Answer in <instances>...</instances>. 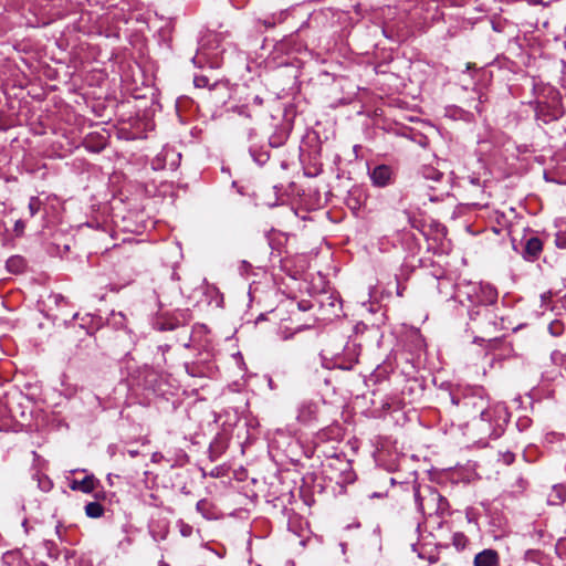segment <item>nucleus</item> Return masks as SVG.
I'll list each match as a JSON object with an SVG mask.
<instances>
[{
    "instance_id": "26",
    "label": "nucleus",
    "mask_w": 566,
    "mask_h": 566,
    "mask_svg": "<svg viewBox=\"0 0 566 566\" xmlns=\"http://www.w3.org/2000/svg\"><path fill=\"white\" fill-rule=\"evenodd\" d=\"M241 115L249 116V114L245 113V107H241L240 112Z\"/></svg>"
},
{
    "instance_id": "9",
    "label": "nucleus",
    "mask_w": 566,
    "mask_h": 566,
    "mask_svg": "<svg viewBox=\"0 0 566 566\" xmlns=\"http://www.w3.org/2000/svg\"><path fill=\"white\" fill-rule=\"evenodd\" d=\"M6 266L10 273L18 274L24 270L25 261L20 255H13L7 260Z\"/></svg>"
},
{
    "instance_id": "22",
    "label": "nucleus",
    "mask_w": 566,
    "mask_h": 566,
    "mask_svg": "<svg viewBox=\"0 0 566 566\" xmlns=\"http://www.w3.org/2000/svg\"><path fill=\"white\" fill-rule=\"evenodd\" d=\"M127 453L129 454L130 458H136L139 454V451L132 449V450H127Z\"/></svg>"
},
{
    "instance_id": "14",
    "label": "nucleus",
    "mask_w": 566,
    "mask_h": 566,
    "mask_svg": "<svg viewBox=\"0 0 566 566\" xmlns=\"http://www.w3.org/2000/svg\"><path fill=\"white\" fill-rule=\"evenodd\" d=\"M41 206H42V202L38 197H31V199L29 201L30 216L34 217L39 212Z\"/></svg>"
},
{
    "instance_id": "6",
    "label": "nucleus",
    "mask_w": 566,
    "mask_h": 566,
    "mask_svg": "<svg viewBox=\"0 0 566 566\" xmlns=\"http://www.w3.org/2000/svg\"><path fill=\"white\" fill-rule=\"evenodd\" d=\"M98 484L99 481L93 474H88L82 480H72L69 486L72 491H81L88 494L92 493Z\"/></svg>"
},
{
    "instance_id": "3",
    "label": "nucleus",
    "mask_w": 566,
    "mask_h": 566,
    "mask_svg": "<svg viewBox=\"0 0 566 566\" xmlns=\"http://www.w3.org/2000/svg\"><path fill=\"white\" fill-rule=\"evenodd\" d=\"M470 321L478 322V328L482 332H488L489 328H495L494 317L495 315L488 307L472 308L469 312Z\"/></svg>"
},
{
    "instance_id": "5",
    "label": "nucleus",
    "mask_w": 566,
    "mask_h": 566,
    "mask_svg": "<svg viewBox=\"0 0 566 566\" xmlns=\"http://www.w3.org/2000/svg\"><path fill=\"white\" fill-rule=\"evenodd\" d=\"M543 251V242L537 237H531L525 240L522 256L528 262L536 261Z\"/></svg>"
},
{
    "instance_id": "1",
    "label": "nucleus",
    "mask_w": 566,
    "mask_h": 566,
    "mask_svg": "<svg viewBox=\"0 0 566 566\" xmlns=\"http://www.w3.org/2000/svg\"><path fill=\"white\" fill-rule=\"evenodd\" d=\"M451 402L461 410L468 424L481 437L499 438L510 413L500 402H491L482 387L467 388L460 395L451 394Z\"/></svg>"
},
{
    "instance_id": "17",
    "label": "nucleus",
    "mask_w": 566,
    "mask_h": 566,
    "mask_svg": "<svg viewBox=\"0 0 566 566\" xmlns=\"http://www.w3.org/2000/svg\"><path fill=\"white\" fill-rule=\"evenodd\" d=\"M193 84L196 87H207L209 85V78L203 75L195 76Z\"/></svg>"
},
{
    "instance_id": "24",
    "label": "nucleus",
    "mask_w": 566,
    "mask_h": 566,
    "mask_svg": "<svg viewBox=\"0 0 566 566\" xmlns=\"http://www.w3.org/2000/svg\"><path fill=\"white\" fill-rule=\"evenodd\" d=\"M263 24H264L266 28H272V27H274V22H270V21H263Z\"/></svg>"
},
{
    "instance_id": "21",
    "label": "nucleus",
    "mask_w": 566,
    "mask_h": 566,
    "mask_svg": "<svg viewBox=\"0 0 566 566\" xmlns=\"http://www.w3.org/2000/svg\"><path fill=\"white\" fill-rule=\"evenodd\" d=\"M262 103H263V99L260 96L256 95L253 97V104L261 106Z\"/></svg>"
},
{
    "instance_id": "4",
    "label": "nucleus",
    "mask_w": 566,
    "mask_h": 566,
    "mask_svg": "<svg viewBox=\"0 0 566 566\" xmlns=\"http://www.w3.org/2000/svg\"><path fill=\"white\" fill-rule=\"evenodd\" d=\"M369 176L374 186L386 187L392 181V169L387 165H378L370 171Z\"/></svg>"
},
{
    "instance_id": "2",
    "label": "nucleus",
    "mask_w": 566,
    "mask_h": 566,
    "mask_svg": "<svg viewBox=\"0 0 566 566\" xmlns=\"http://www.w3.org/2000/svg\"><path fill=\"white\" fill-rule=\"evenodd\" d=\"M415 496L418 507L422 512H424V505L436 504V514H443L449 507L448 500L437 491L430 490L429 495L426 497H421L419 492H416Z\"/></svg>"
},
{
    "instance_id": "18",
    "label": "nucleus",
    "mask_w": 566,
    "mask_h": 566,
    "mask_svg": "<svg viewBox=\"0 0 566 566\" xmlns=\"http://www.w3.org/2000/svg\"><path fill=\"white\" fill-rule=\"evenodd\" d=\"M250 154L253 156L254 160L261 165L264 164L269 158L266 153H261L258 157H255L254 151L250 149Z\"/></svg>"
},
{
    "instance_id": "27",
    "label": "nucleus",
    "mask_w": 566,
    "mask_h": 566,
    "mask_svg": "<svg viewBox=\"0 0 566 566\" xmlns=\"http://www.w3.org/2000/svg\"><path fill=\"white\" fill-rule=\"evenodd\" d=\"M248 266H250V264L247 261H243L242 262V268H248Z\"/></svg>"
},
{
    "instance_id": "11",
    "label": "nucleus",
    "mask_w": 566,
    "mask_h": 566,
    "mask_svg": "<svg viewBox=\"0 0 566 566\" xmlns=\"http://www.w3.org/2000/svg\"><path fill=\"white\" fill-rule=\"evenodd\" d=\"M179 325L180 322L175 317H163L155 323L156 328L161 332L174 331Z\"/></svg>"
},
{
    "instance_id": "25",
    "label": "nucleus",
    "mask_w": 566,
    "mask_h": 566,
    "mask_svg": "<svg viewBox=\"0 0 566 566\" xmlns=\"http://www.w3.org/2000/svg\"><path fill=\"white\" fill-rule=\"evenodd\" d=\"M496 298V295L490 291V302H493Z\"/></svg>"
},
{
    "instance_id": "8",
    "label": "nucleus",
    "mask_w": 566,
    "mask_h": 566,
    "mask_svg": "<svg viewBox=\"0 0 566 566\" xmlns=\"http://www.w3.org/2000/svg\"><path fill=\"white\" fill-rule=\"evenodd\" d=\"M317 413V405L311 400L302 401L297 409V420L308 423L315 419Z\"/></svg>"
},
{
    "instance_id": "10",
    "label": "nucleus",
    "mask_w": 566,
    "mask_h": 566,
    "mask_svg": "<svg viewBox=\"0 0 566 566\" xmlns=\"http://www.w3.org/2000/svg\"><path fill=\"white\" fill-rule=\"evenodd\" d=\"M84 511L85 515L90 518H99L104 515L105 512L104 506L97 501L88 502L84 506Z\"/></svg>"
},
{
    "instance_id": "19",
    "label": "nucleus",
    "mask_w": 566,
    "mask_h": 566,
    "mask_svg": "<svg viewBox=\"0 0 566 566\" xmlns=\"http://www.w3.org/2000/svg\"><path fill=\"white\" fill-rule=\"evenodd\" d=\"M39 486L41 488V490L48 492L51 490L52 488V482L51 480H49L48 478H45L44 480H40L39 481Z\"/></svg>"
},
{
    "instance_id": "20",
    "label": "nucleus",
    "mask_w": 566,
    "mask_h": 566,
    "mask_svg": "<svg viewBox=\"0 0 566 566\" xmlns=\"http://www.w3.org/2000/svg\"><path fill=\"white\" fill-rule=\"evenodd\" d=\"M23 228H24V223L21 220L15 222V229L14 230H15L17 233H21L23 231Z\"/></svg>"
},
{
    "instance_id": "16",
    "label": "nucleus",
    "mask_w": 566,
    "mask_h": 566,
    "mask_svg": "<svg viewBox=\"0 0 566 566\" xmlns=\"http://www.w3.org/2000/svg\"><path fill=\"white\" fill-rule=\"evenodd\" d=\"M548 331L553 336H558L563 332V324L558 321H554L548 325Z\"/></svg>"
},
{
    "instance_id": "28",
    "label": "nucleus",
    "mask_w": 566,
    "mask_h": 566,
    "mask_svg": "<svg viewBox=\"0 0 566 566\" xmlns=\"http://www.w3.org/2000/svg\"><path fill=\"white\" fill-rule=\"evenodd\" d=\"M479 340H484V338L483 337H475L474 338V343H478Z\"/></svg>"
},
{
    "instance_id": "7",
    "label": "nucleus",
    "mask_w": 566,
    "mask_h": 566,
    "mask_svg": "<svg viewBox=\"0 0 566 566\" xmlns=\"http://www.w3.org/2000/svg\"><path fill=\"white\" fill-rule=\"evenodd\" d=\"M500 556L494 549L486 548L478 553L474 557V566H499Z\"/></svg>"
},
{
    "instance_id": "23",
    "label": "nucleus",
    "mask_w": 566,
    "mask_h": 566,
    "mask_svg": "<svg viewBox=\"0 0 566 566\" xmlns=\"http://www.w3.org/2000/svg\"><path fill=\"white\" fill-rule=\"evenodd\" d=\"M247 134H248V139L249 140L252 139L253 136H254V129L253 128H249Z\"/></svg>"
},
{
    "instance_id": "12",
    "label": "nucleus",
    "mask_w": 566,
    "mask_h": 566,
    "mask_svg": "<svg viewBox=\"0 0 566 566\" xmlns=\"http://www.w3.org/2000/svg\"><path fill=\"white\" fill-rule=\"evenodd\" d=\"M566 500V488L564 485H554L548 495L549 504H559Z\"/></svg>"
},
{
    "instance_id": "15",
    "label": "nucleus",
    "mask_w": 566,
    "mask_h": 566,
    "mask_svg": "<svg viewBox=\"0 0 566 566\" xmlns=\"http://www.w3.org/2000/svg\"><path fill=\"white\" fill-rule=\"evenodd\" d=\"M423 174H424L426 178H430L434 181H439L443 177L442 172H440L431 167L426 168Z\"/></svg>"
},
{
    "instance_id": "13",
    "label": "nucleus",
    "mask_w": 566,
    "mask_h": 566,
    "mask_svg": "<svg viewBox=\"0 0 566 566\" xmlns=\"http://www.w3.org/2000/svg\"><path fill=\"white\" fill-rule=\"evenodd\" d=\"M469 544V538L461 532L454 533L452 536V545L457 551H463Z\"/></svg>"
}]
</instances>
